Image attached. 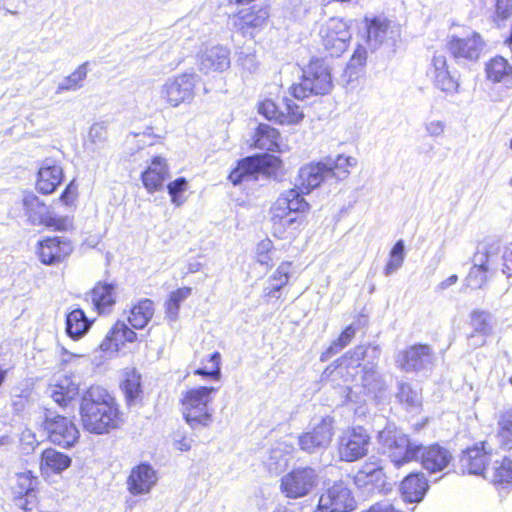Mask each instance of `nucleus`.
I'll use <instances>...</instances> for the list:
<instances>
[{"mask_svg": "<svg viewBox=\"0 0 512 512\" xmlns=\"http://www.w3.org/2000/svg\"><path fill=\"white\" fill-rule=\"evenodd\" d=\"M87 77L86 63L78 66L69 76L59 82L56 93L61 94L66 91H76L83 86V82Z\"/></svg>", "mask_w": 512, "mask_h": 512, "instance_id": "obj_48", "label": "nucleus"}, {"mask_svg": "<svg viewBox=\"0 0 512 512\" xmlns=\"http://www.w3.org/2000/svg\"><path fill=\"white\" fill-rule=\"evenodd\" d=\"M405 246L402 240L395 243L389 254V260L384 268V274L389 276L396 272L404 262Z\"/></svg>", "mask_w": 512, "mask_h": 512, "instance_id": "obj_52", "label": "nucleus"}, {"mask_svg": "<svg viewBox=\"0 0 512 512\" xmlns=\"http://www.w3.org/2000/svg\"><path fill=\"white\" fill-rule=\"evenodd\" d=\"M470 324L472 331L490 338L494 334L496 321L490 312L474 310L470 315Z\"/></svg>", "mask_w": 512, "mask_h": 512, "instance_id": "obj_44", "label": "nucleus"}, {"mask_svg": "<svg viewBox=\"0 0 512 512\" xmlns=\"http://www.w3.org/2000/svg\"><path fill=\"white\" fill-rule=\"evenodd\" d=\"M397 398L407 408H416L421 403L420 393L407 383H399Z\"/></svg>", "mask_w": 512, "mask_h": 512, "instance_id": "obj_54", "label": "nucleus"}, {"mask_svg": "<svg viewBox=\"0 0 512 512\" xmlns=\"http://www.w3.org/2000/svg\"><path fill=\"white\" fill-rule=\"evenodd\" d=\"M72 459L54 448H47L41 454L40 470L44 475L61 474L71 466Z\"/></svg>", "mask_w": 512, "mask_h": 512, "instance_id": "obj_32", "label": "nucleus"}, {"mask_svg": "<svg viewBox=\"0 0 512 512\" xmlns=\"http://www.w3.org/2000/svg\"><path fill=\"white\" fill-rule=\"evenodd\" d=\"M198 76L194 73H183L169 78L160 88V99L170 107L189 104L195 96Z\"/></svg>", "mask_w": 512, "mask_h": 512, "instance_id": "obj_7", "label": "nucleus"}, {"mask_svg": "<svg viewBox=\"0 0 512 512\" xmlns=\"http://www.w3.org/2000/svg\"><path fill=\"white\" fill-rule=\"evenodd\" d=\"M208 364L195 371L196 375L210 377L214 380H219L221 377V355L219 352H214L209 356Z\"/></svg>", "mask_w": 512, "mask_h": 512, "instance_id": "obj_55", "label": "nucleus"}, {"mask_svg": "<svg viewBox=\"0 0 512 512\" xmlns=\"http://www.w3.org/2000/svg\"><path fill=\"white\" fill-rule=\"evenodd\" d=\"M291 262H282L276 271L269 277L264 288V295L267 298H280L281 290L288 284L291 275Z\"/></svg>", "mask_w": 512, "mask_h": 512, "instance_id": "obj_35", "label": "nucleus"}, {"mask_svg": "<svg viewBox=\"0 0 512 512\" xmlns=\"http://www.w3.org/2000/svg\"><path fill=\"white\" fill-rule=\"evenodd\" d=\"M264 157H247L241 160L237 167L229 174V180L234 184L246 181H255L258 174L265 168Z\"/></svg>", "mask_w": 512, "mask_h": 512, "instance_id": "obj_28", "label": "nucleus"}, {"mask_svg": "<svg viewBox=\"0 0 512 512\" xmlns=\"http://www.w3.org/2000/svg\"><path fill=\"white\" fill-rule=\"evenodd\" d=\"M319 36L325 51L332 57L346 51L352 38L348 23L337 17L330 18L321 26Z\"/></svg>", "mask_w": 512, "mask_h": 512, "instance_id": "obj_10", "label": "nucleus"}, {"mask_svg": "<svg viewBox=\"0 0 512 512\" xmlns=\"http://www.w3.org/2000/svg\"><path fill=\"white\" fill-rule=\"evenodd\" d=\"M334 424V418L328 415L313 421L298 437L300 449L309 454L327 449L334 435Z\"/></svg>", "mask_w": 512, "mask_h": 512, "instance_id": "obj_8", "label": "nucleus"}, {"mask_svg": "<svg viewBox=\"0 0 512 512\" xmlns=\"http://www.w3.org/2000/svg\"><path fill=\"white\" fill-rule=\"evenodd\" d=\"M63 180V169L53 159H45L39 170L36 188L42 194H51Z\"/></svg>", "mask_w": 512, "mask_h": 512, "instance_id": "obj_25", "label": "nucleus"}, {"mask_svg": "<svg viewBox=\"0 0 512 512\" xmlns=\"http://www.w3.org/2000/svg\"><path fill=\"white\" fill-rule=\"evenodd\" d=\"M490 270L473 265L464 280V285L470 289H481L488 280Z\"/></svg>", "mask_w": 512, "mask_h": 512, "instance_id": "obj_53", "label": "nucleus"}, {"mask_svg": "<svg viewBox=\"0 0 512 512\" xmlns=\"http://www.w3.org/2000/svg\"><path fill=\"white\" fill-rule=\"evenodd\" d=\"M168 176L165 159L156 156L152 159L151 165L142 173V182L147 191L153 193L162 188Z\"/></svg>", "mask_w": 512, "mask_h": 512, "instance_id": "obj_31", "label": "nucleus"}, {"mask_svg": "<svg viewBox=\"0 0 512 512\" xmlns=\"http://www.w3.org/2000/svg\"><path fill=\"white\" fill-rule=\"evenodd\" d=\"M154 315L152 300L143 299L134 305L128 316V322L135 329L144 328Z\"/></svg>", "mask_w": 512, "mask_h": 512, "instance_id": "obj_43", "label": "nucleus"}, {"mask_svg": "<svg viewBox=\"0 0 512 512\" xmlns=\"http://www.w3.org/2000/svg\"><path fill=\"white\" fill-rule=\"evenodd\" d=\"M187 187L188 183L183 177H179L168 184L167 189L173 204L176 206L183 204L184 199L181 196L187 190Z\"/></svg>", "mask_w": 512, "mask_h": 512, "instance_id": "obj_58", "label": "nucleus"}, {"mask_svg": "<svg viewBox=\"0 0 512 512\" xmlns=\"http://www.w3.org/2000/svg\"><path fill=\"white\" fill-rule=\"evenodd\" d=\"M267 454L268 455L263 458V463L271 473L279 474L287 467L289 453L283 448V444H276Z\"/></svg>", "mask_w": 512, "mask_h": 512, "instance_id": "obj_45", "label": "nucleus"}, {"mask_svg": "<svg viewBox=\"0 0 512 512\" xmlns=\"http://www.w3.org/2000/svg\"><path fill=\"white\" fill-rule=\"evenodd\" d=\"M157 483L156 471L147 463L134 467L127 479V489L134 495H144L151 491Z\"/></svg>", "mask_w": 512, "mask_h": 512, "instance_id": "obj_24", "label": "nucleus"}, {"mask_svg": "<svg viewBox=\"0 0 512 512\" xmlns=\"http://www.w3.org/2000/svg\"><path fill=\"white\" fill-rule=\"evenodd\" d=\"M318 474L311 467H299L284 475L281 489L289 498H300L309 494L316 486Z\"/></svg>", "mask_w": 512, "mask_h": 512, "instance_id": "obj_12", "label": "nucleus"}, {"mask_svg": "<svg viewBox=\"0 0 512 512\" xmlns=\"http://www.w3.org/2000/svg\"><path fill=\"white\" fill-rule=\"evenodd\" d=\"M43 427L48 434V439L63 448L73 447L80 437V432L71 419L54 415L52 412L45 415Z\"/></svg>", "mask_w": 512, "mask_h": 512, "instance_id": "obj_11", "label": "nucleus"}, {"mask_svg": "<svg viewBox=\"0 0 512 512\" xmlns=\"http://www.w3.org/2000/svg\"><path fill=\"white\" fill-rule=\"evenodd\" d=\"M354 483L368 496L384 490L386 477L378 463L366 462L355 474Z\"/></svg>", "mask_w": 512, "mask_h": 512, "instance_id": "obj_16", "label": "nucleus"}, {"mask_svg": "<svg viewBox=\"0 0 512 512\" xmlns=\"http://www.w3.org/2000/svg\"><path fill=\"white\" fill-rule=\"evenodd\" d=\"M427 75L436 87L444 92H455L459 86L458 80L448 69L447 59L442 53H435L432 57Z\"/></svg>", "mask_w": 512, "mask_h": 512, "instance_id": "obj_22", "label": "nucleus"}, {"mask_svg": "<svg viewBox=\"0 0 512 512\" xmlns=\"http://www.w3.org/2000/svg\"><path fill=\"white\" fill-rule=\"evenodd\" d=\"M230 66L229 50L223 46H213L200 56L199 68L204 73L222 72Z\"/></svg>", "mask_w": 512, "mask_h": 512, "instance_id": "obj_29", "label": "nucleus"}, {"mask_svg": "<svg viewBox=\"0 0 512 512\" xmlns=\"http://www.w3.org/2000/svg\"><path fill=\"white\" fill-rule=\"evenodd\" d=\"M356 328L353 325L347 326L339 337L327 348L321 355V360L325 361L332 355L337 354L344 349L355 337Z\"/></svg>", "mask_w": 512, "mask_h": 512, "instance_id": "obj_49", "label": "nucleus"}, {"mask_svg": "<svg viewBox=\"0 0 512 512\" xmlns=\"http://www.w3.org/2000/svg\"><path fill=\"white\" fill-rule=\"evenodd\" d=\"M427 134L431 137H439L444 133L445 123L440 120H432L425 125Z\"/></svg>", "mask_w": 512, "mask_h": 512, "instance_id": "obj_64", "label": "nucleus"}, {"mask_svg": "<svg viewBox=\"0 0 512 512\" xmlns=\"http://www.w3.org/2000/svg\"><path fill=\"white\" fill-rule=\"evenodd\" d=\"M87 300L91 301L99 313H104L115 304L114 286L108 283L96 284L87 294Z\"/></svg>", "mask_w": 512, "mask_h": 512, "instance_id": "obj_36", "label": "nucleus"}, {"mask_svg": "<svg viewBox=\"0 0 512 512\" xmlns=\"http://www.w3.org/2000/svg\"><path fill=\"white\" fill-rule=\"evenodd\" d=\"M500 253V244L495 240H486L478 244L473 255V265L491 270V267Z\"/></svg>", "mask_w": 512, "mask_h": 512, "instance_id": "obj_38", "label": "nucleus"}, {"mask_svg": "<svg viewBox=\"0 0 512 512\" xmlns=\"http://www.w3.org/2000/svg\"><path fill=\"white\" fill-rule=\"evenodd\" d=\"M370 435L361 426L348 428L337 440V454L341 461L355 462L368 453Z\"/></svg>", "mask_w": 512, "mask_h": 512, "instance_id": "obj_9", "label": "nucleus"}, {"mask_svg": "<svg viewBox=\"0 0 512 512\" xmlns=\"http://www.w3.org/2000/svg\"><path fill=\"white\" fill-rule=\"evenodd\" d=\"M238 62L249 72H254L258 66L256 56L253 53L240 52Z\"/></svg>", "mask_w": 512, "mask_h": 512, "instance_id": "obj_62", "label": "nucleus"}, {"mask_svg": "<svg viewBox=\"0 0 512 512\" xmlns=\"http://www.w3.org/2000/svg\"><path fill=\"white\" fill-rule=\"evenodd\" d=\"M73 251L70 240L63 237L47 238L39 243L38 255L43 264L53 265L64 261Z\"/></svg>", "mask_w": 512, "mask_h": 512, "instance_id": "obj_19", "label": "nucleus"}, {"mask_svg": "<svg viewBox=\"0 0 512 512\" xmlns=\"http://www.w3.org/2000/svg\"><path fill=\"white\" fill-rule=\"evenodd\" d=\"M486 77L493 83L501 84L506 89H512V64L507 59L496 56L485 66Z\"/></svg>", "mask_w": 512, "mask_h": 512, "instance_id": "obj_30", "label": "nucleus"}, {"mask_svg": "<svg viewBox=\"0 0 512 512\" xmlns=\"http://www.w3.org/2000/svg\"><path fill=\"white\" fill-rule=\"evenodd\" d=\"M433 361L432 349L428 345L417 344L404 350L397 359L399 367L405 372L427 369Z\"/></svg>", "mask_w": 512, "mask_h": 512, "instance_id": "obj_17", "label": "nucleus"}, {"mask_svg": "<svg viewBox=\"0 0 512 512\" xmlns=\"http://www.w3.org/2000/svg\"><path fill=\"white\" fill-rule=\"evenodd\" d=\"M428 487L424 474L412 473L405 477L401 483L402 497L407 502H420L424 498Z\"/></svg>", "mask_w": 512, "mask_h": 512, "instance_id": "obj_33", "label": "nucleus"}, {"mask_svg": "<svg viewBox=\"0 0 512 512\" xmlns=\"http://www.w3.org/2000/svg\"><path fill=\"white\" fill-rule=\"evenodd\" d=\"M91 326V322L80 308L74 309L66 317V332L74 340L83 337Z\"/></svg>", "mask_w": 512, "mask_h": 512, "instance_id": "obj_41", "label": "nucleus"}, {"mask_svg": "<svg viewBox=\"0 0 512 512\" xmlns=\"http://www.w3.org/2000/svg\"><path fill=\"white\" fill-rule=\"evenodd\" d=\"M218 388L197 386L182 392L181 412L186 424L194 431L208 428L213 422V402Z\"/></svg>", "mask_w": 512, "mask_h": 512, "instance_id": "obj_4", "label": "nucleus"}, {"mask_svg": "<svg viewBox=\"0 0 512 512\" xmlns=\"http://www.w3.org/2000/svg\"><path fill=\"white\" fill-rule=\"evenodd\" d=\"M318 505L331 512H350L355 509L356 501L350 488L339 481L320 496Z\"/></svg>", "mask_w": 512, "mask_h": 512, "instance_id": "obj_14", "label": "nucleus"}, {"mask_svg": "<svg viewBox=\"0 0 512 512\" xmlns=\"http://www.w3.org/2000/svg\"><path fill=\"white\" fill-rule=\"evenodd\" d=\"M279 138L280 134L275 128L267 124H259L255 134V146L274 152L278 149Z\"/></svg>", "mask_w": 512, "mask_h": 512, "instance_id": "obj_46", "label": "nucleus"}, {"mask_svg": "<svg viewBox=\"0 0 512 512\" xmlns=\"http://www.w3.org/2000/svg\"><path fill=\"white\" fill-rule=\"evenodd\" d=\"M42 225L56 231H69L73 228V221L68 216H59L49 211Z\"/></svg>", "mask_w": 512, "mask_h": 512, "instance_id": "obj_57", "label": "nucleus"}, {"mask_svg": "<svg viewBox=\"0 0 512 512\" xmlns=\"http://www.w3.org/2000/svg\"><path fill=\"white\" fill-rule=\"evenodd\" d=\"M268 10L266 8L260 9H245L232 17L233 26L237 31L243 35L252 36V29L260 28L265 25L268 19Z\"/></svg>", "mask_w": 512, "mask_h": 512, "instance_id": "obj_26", "label": "nucleus"}, {"mask_svg": "<svg viewBox=\"0 0 512 512\" xmlns=\"http://www.w3.org/2000/svg\"><path fill=\"white\" fill-rule=\"evenodd\" d=\"M328 172L323 161L302 166L298 174L299 188L302 192L309 193L311 190L319 187L324 180L329 178Z\"/></svg>", "mask_w": 512, "mask_h": 512, "instance_id": "obj_27", "label": "nucleus"}, {"mask_svg": "<svg viewBox=\"0 0 512 512\" xmlns=\"http://www.w3.org/2000/svg\"><path fill=\"white\" fill-rule=\"evenodd\" d=\"M378 441L396 467L420 459L425 470L429 473H437L444 471L452 461V454L445 447L438 444L423 447L416 441L410 440L394 425H387L381 430Z\"/></svg>", "mask_w": 512, "mask_h": 512, "instance_id": "obj_1", "label": "nucleus"}, {"mask_svg": "<svg viewBox=\"0 0 512 512\" xmlns=\"http://www.w3.org/2000/svg\"><path fill=\"white\" fill-rule=\"evenodd\" d=\"M484 47L480 34L473 32L466 37L451 35L447 39L446 48L456 60L476 61Z\"/></svg>", "mask_w": 512, "mask_h": 512, "instance_id": "obj_13", "label": "nucleus"}, {"mask_svg": "<svg viewBox=\"0 0 512 512\" xmlns=\"http://www.w3.org/2000/svg\"><path fill=\"white\" fill-rule=\"evenodd\" d=\"M274 206L303 216L309 210V204L297 189H290L281 194Z\"/></svg>", "mask_w": 512, "mask_h": 512, "instance_id": "obj_39", "label": "nucleus"}, {"mask_svg": "<svg viewBox=\"0 0 512 512\" xmlns=\"http://www.w3.org/2000/svg\"><path fill=\"white\" fill-rule=\"evenodd\" d=\"M80 416L85 430L103 434L116 427L118 410L104 388L92 386L82 396Z\"/></svg>", "mask_w": 512, "mask_h": 512, "instance_id": "obj_2", "label": "nucleus"}, {"mask_svg": "<svg viewBox=\"0 0 512 512\" xmlns=\"http://www.w3.org/2000/svg\"><path fill=\"white\" fill-rule=\"evenodd\" d=\"M379 356L377 345H359L338 359L335 365L328 366L322 374V380L330 381L335 386H344L351 392L350 384L355 383V387H358L362 368L360 361L366 357L372 361L377 360Z\"/></svg>", "mask_w": 512, "mask_h": 512, "instance_id": "obj_5", "label": "nucleus"}, {"mask_svg": "<svg viewBox=\"0 0 512 512\" xmlns=\"http://www.w3.org/2000/svg\"><path fill=\"white\" fill-rule=\"evenodd\" d=\"M485 478L490 479L494 484L512 483V459L506 456L495 458Z\"/></svg>", "mask_w": 512, "mask_h": 512, "instance_id": "obj_42", "label": "nucleus"}, {"mask_svg": "<svg viewBox=\"0 0 512 512\" xmlns=\"http://www.w3.org/2000/svg\"><path fill=\"white\" fill-rule=\"evenodd\" d=\"M272 251V242L270 240L261 241L256 248L257 262L266 267L273 266V259L270 256Z\"/></svg>", "mask_w": 512, "mask_h": 512, "instance_id": "obj_59", "label": "nucleus"}, {"mask_svg": "<svg viewBox=\"0 0 512 512\" xmlns=\"http://www.w3.org/2000/svg\"><path fill=\"white\" fill-rule=\"evenodd\" d=\"M126 400L129 404L134 402L141 393V376L136 371L126 373L125 379L122 383Z\"/></svg>", "mask_w": 512, "mask_h": 512, "instance_id": "obj_50", "label": "nucleus"}, {"mask_svg": "<svg viewBox=\"0 0 512 512\" xmlns=\"http://www.w3.org/2000/svg\"><path fill=\"white\" fill-rule=\"evenodd\" d=\"M492 457L486 450L485 443L481 442L463 451L460 458V467L463 473L483 475L487 474L488 460Z\"/></svg>", "mask_w": 512, "mask_h": 512, "instance_id": "obj_18", "label": "nucleus"}, {"mask_svg": "<svg viewBox=\"0 0 512 512\" xmlns=\"http://www.w3.org/2000/svg\"><path fill=\"white\" fill-rule=\"evenodd\" d=\"M496 15L498 18L507 19L512 14V0H495Z\"/></svg>", "mask_w": 512, "mask_h": 512, "instance_id": "obj_63", "label": "nucleus"}, {"mask_svg": "<svg viewBox=\"0 0 512 512\" xmlns=\"http://www.w3.org/2000/svg\"><path fill=\"white\" fill-rule=\"evenodd\" d=\"M497 437L504 448H512V409L501 416Z\"/></svg>", "mask_w": 512, "mask_h": 512, "instance_id": "obj_51", "label": "nucleus"}, {"mask_svg": "<svg viewBox=\"0 0 512 512\" xmlns=\"http://www.w3.org/2000/svg\"><path fill=\"white\" fill-rule=\"evenodd\" d=\"M327 168L329 178L344 180L350 174V168L357 164V160L343 154L337 155L335 158L328 157L323 160Z\"/></svg>", "mask_w": 512, "mask_h": 512, "instance_id": "obj_40", "label": "nucleus"}, {"mask_svg": "<svg viewBox=\"0 0 512 512\" xmlns=\"http://www.w3.org/2000/svg\"><path fill=\"white\" fill-rule=\"evenodd\" d=\"M38 484V478L32 471L26 470L16 474V482L13 486L14 502L17 507L28 512L32 510L34 503V490Z\"/></svg>", "mask_w": 512, "mask_h": 512, "instance_id": "obj_20", "label": "nucleus"}, {"mask_svg": "<svg viewBox=\"0 0 512 512\" xmlns=\"http://www.w3.org/2000/svg\"><path fill=\"white\" fill-rule=\"evenodd\" d=\"M107 136L106 128L103 124L95 123L90 127L89 138L95 144H101Z\"/></svg>", "mask_w": 512, "mask_h": 512, "instance_id": "obj_61", "label": "nucleus"}, {"mask_svg": "<svg viewBox=\"0 0 512 512\" xmlns=\"http://www.w3.org/2000/svg\"><path fill=\"white\" fill-rule=\"evenodd\" d=\"M271 222L274 235L284 239L293 236L304 225L305 216L292 214L289 211L283 210V208L273 206L271 209Z\"/></svg>", "mask_w": 512, "mask_h": 512, "instance_id": "obj_21", "label": "nucleus"}, {"mask_svg": "<svg viewBox=\"0 0 512 512\" xmlns=\"http://www.w3.org/2000/svg\"><path fill=\"white\" fill-rule=\"evenodd\" d=\"M258 112L266 119L275 121L280 124V116H282V111L278 109L272 100L266 99L259 103Z\"/></svg>", "mask_w": 512, "mask_h": 512, "instance_id": "obj_60", "label": "nucleus"}, {"mask_svg": "<svg viewBox=\"0 0 512 512\" xmlns=\"http://www.w3.org/2000/svg\"><path fill=\"white\" fill-rule=\"evenodd\" d=\"M191 293L192 289L190 287H182L170 293L165 303V314L169 321L175 322L178 319L180 305Z\"/></svg>", "mask_w": 512, "mask_h": 512, "instance_id": "obj_47", "label": "nucleus"}, {"mask_svg": "<svg viewBox=\"0 0 512 512\" xmlns=\"http://www.w3.org/2000/svg\"><path fill=\"white\" fill-rule=\"evenodd\" d=\"M303 118L304 113L301 108L291 100H286L285 112L282 111L280 124H298L303 120Z\"/></svg>", "mask_w": 512, "mask_h": 512, "instance_id": "obj_56", "label": "nucleus"}, {"mask_svg": "<svg viewBox=\"0 0 512 512\" xmlns=\"http://www.w3.org/2000/svg\"><path fill=\"white\" fill-rule=\"evenodd\" d=\"M333 87L329 66L322 59L310 61L303 70L301 81L291 87L292 95L304 100L312 95H326Z\"/></svg>", "mask_w": 512, "mask_h": 512, "instance_id": "obj_6", "label": "nucleus"}, {"mask_svg": "<svg viewBox=\"0 0 512 512\" xmlns=\"http://www.w3.org/2000/svg\"><path fill=\"white\" fill-rule=\"evenodd\" d=\"M358 386L364 394L376 402H382L388 398V384L373 362H367L361 368Z\"/></svg>", "mask_w": 512, "mask_h": 512, "instance_id": "obj_15", "label": "nucleus"}, {"mask_svg": "<svg viewBox=\"0 0 512 512\" xmlns=\"http://www.w3.org/2000/svg\"><path fill=\"white\" fill-rule=\"evenodd\" d=\"M365 31H366V46H358L350 58L346 73L349 78L356 76L360 69H362L367 60V49L374 52L383 45H392L400 38V27L384 16H373L364 18Z\"/></svg>", "mask_w": 512, "mask_h": 512, "instance_id": "obj_3", "label": "nucleus"}, {"mask_svg": "<svg viewBox=\"0 0 512 512\" xmlns=\"http://www.w3.org/2000/svg\"><path fill=\"white\" fill-rule=\"evenodd\" d=\"M80 381L74 375H59L47 388V393L61 407L79 394Z\"/></svg>", "mask_w": 512, "mask_h": 512, "instance_id": "obj_23", "label": "nucleus"}, {"mask_svg": "<svg viewBox=\"0 0 512 512\" xmlns=\"http://www.w3.org/2000/svg\"><path fill=\"white\" fill-rule=\"evenodd\" d=\"M137 334L124 322H117L100 344L103 351H117L123 342H134Z\"/></svg>", "mask_w": 512, "mask_h": 512, "instance_id": "obj_34", "label": "nucleus"}, {"mask_svg": "<svg viewBox=\"0 0 512 512\" xmlns=\"http://www.w3.org/2000/svg\"><path fill=\"white\" fill-rule=\"evenodd\" d=\"M22 206L30 224H43L49 208L35 194L26 193L22 199Z\"/></svg>", "mask_w": 512, "mask_h": 512, "instance_id": "obj_37", "label": "nucleus"}]
</instances>
